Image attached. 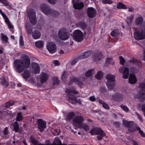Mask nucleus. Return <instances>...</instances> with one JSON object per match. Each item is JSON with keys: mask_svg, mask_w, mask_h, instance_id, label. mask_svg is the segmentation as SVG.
<instances>
[{"mask_svg": "<svg viewBox=\"0 0 145 145\" xmlns=\"http://www.w3.org/2000/svg\"><path fill=\"white\" fill-rule=\"evenodd\" d=\"M46 46L47 49L50 53L53 54L56 51V46L54 42H49L47 44Z\"/></svg>", "mask_w": 145, "mask_h": 145, "instance_id": "obj_12", "label": "nucleus"}, {"mask_svg": "<svg viewBox=\"0 0 145 145\" xmlns=\"http://www.w3.org/2000/svg\"><path fill=\"white\" fill-rule=\"evenodd\" d=\"M143 21V19L142 16H139L135 20V24L137 25H140L142 24Z\"/></svg>", "mask_w": 145, "mask_h": 145, "instance_id": "obj_26", "label": "nucleus"}, {"mask_svg": "<svg viewBox=\"0 0 145 145\" xmlns=\"http://www.w3.org/2000/svg\"><path fill=\"white\" fill-rule=\"evenodd\" d=\"M115 76L114 75L108 74L106 76L107 82L106 85L108 89L112 90L114 88V82L115 80Z\"/></svg>", "mask_w": 145, "mask_h": 145, "instance_id": "obj_6", "label": "nucleus"}, {"mask_svg": "<svg viewBox=\"0 0 145 145\" xmlns=\"http://www.w3.org/2000/svg\"><path fill=\"white\" fill-rule=\"evenodd\" d=\"M0 83L2 85L7 86L8 85V83L6 80L4 76H3L0 78Z\"/></svg>", "mask_w": 145, "mask_h": 145, "instance_id": "obj_29", "label": "nucleus"}, {"mask_svg": "<svg viewBox=\"0 0 145 145\" xmlns=\"http://www.w3.org/2000/svg\"><path fill=\"white\" fill-rule=\"evenodd\" d=\"M98 135H99L97 136V138L99 140H100L102 139L103 137L105 136V134L102 130L101 132H100L99 133Z\"/></svg>", "mask_w": 145, "mask_h": 145, "instance_id": "obj_42", "label": "nucleus"}, {"mask_svg": "<svg viewBox=\"0 0 145 145\" xmlns=\"http://www.w3.org/2000/svg\"><path fill=\"white\" fill-rule=\"evenodd\" d=\"M38 128L40 132H42L46 127V122L43 121L41 119L38 120Z\"/></svg>", "mask_w": 145, "mask_h": 145, "instance_id": "obj_13", "label": "nucleus"}, {"mask_svg": "<svg viewBox=\"0 0 145 145\" xmlns=\"http://www.w3.org/2000/svg\"><path fill=\"white\" fill-rule=\"evenodd\" d=\"M129 80V82L131 84L136 83L137 81L135 76L131 73L130 74Z\"/></svg>", "mask_w": 145, "mask_h": 145, "instance_id": "obj_20", "label": "nucleus"}, {"mask_svg": "<svg viewBox=\"0 0 145 145\" xmlns=\"http://www.w3.org/2000/svg\"><path fill=\"white\" fill-rule=\"evenodd\" d=\"M0 133L1 136L3 138L7 139L9 138V132L7 127H5L2 132Z\"/></svg>", "mask_w": 145, "mask_h": 145, "instance_id": "obj_18", "label": "nucleus"}, {"mask_svg": "<svg viewBox=\"0 0 145 145\" xmlns=\"http://www.w3.org/2000/svg\"><path fill=\"white\" fill-rule=\"evenodd\" d=\"M23 118L21 112L18 113L16 118V121H20L22 120Z\"/></svg>", "mask_w": 145, "mask_h": 145, "instance_id": "obj_41", "label": "nucleus"}, {"mask_svg": "<svg viewBox=\"0 0 145 145\" xmlns=\"http://www.w3.org/2000/svg\"><path fill=\"white\" fill-rule=\"evenodd\" d=\"M74 39L76 41H82L83 39V35L82 33L79 30H75L73 33Z\"/></svg>", "mask_w": 145, "mask_h": 145, "instance_id": "obj_8", "label": "nucleus"}, {"mask_svg": "<svg viewBox=\"0 0 145 145\" xmlns=\"http://www.w3.org/2000/svg\"><path fill=\"white\" fill-rule=\"evenodd\" d=\"M102 2L104 4H111L112 2L110 0H103Z\"/></svg>", "mask_w": 145, "mask_h": 145, "instance_id": "obj_57", "label": "nucleus"}, {"mask_svg": "<svg viewBox=\"0 0 145 145\" xmlns=\"http://www.w3.org/2000/svg\"><path fill=\"white\" fill-rule=\"evenodd\" d=\"M22 59H18L14 61V67L16 71L19 73L22 72L30 65V60L28 56L25 55L22 56Z\"/></svg>", "mask_w": 145, "mask_h": 145, "instance_id": "obj_1", "label": "nucleus"}, {"mask_svg": "<svg viewBox=\"0 0 145 145\" xmlns=\"http://www.w3.org/2000/svg\"><path fill=\"white\" fill-rule=\"evenodd\" d=\"M65 92L69 99V101L73 104H74L77 102V99L75 95L73 94H77L78 92L76 90L74 87H72L67 89Z\"/></svg>", "mask_w": 145, "mask_h": 145, "instance_id": "obj_2", "label": "nucleus"}, {"mask_svg": "<svg viewBox=\"0 0 145 145\" xmlns=\"http://www.w3.org/2000/svg\"><path fill=\"white\" fill-rule=\"evenodd\" d=\"M14 129L16 132H18L19 130V127L18 123L15 122L14 123Z\"/></svg>", "mask_w": 145, "mask_h": 145, "instance_id": "obj_45", "label": "nucleus"}, {"mask_svg": "<svg viewBox=\"0 0 145 145\" xmlns=\"http://www.w3.org/2000/svg\"><path fill=\"white\" fill-rule=\"evenodd\" d=\"M123 97L124 96L122 94L116 93L115 94V96L113 97V99H117L119 101H121Z\"/></svg>", "mask_w": 145, "mask_h": 145, "instance_id": "obj_25", "label": "nucleus"}, {"mask_svg": "<svg viewBox=\"0 0 145 145\" xmlns=\"http://www.w3.org/2000/svg\"><path fill=\"white\" fill-rule=\"evenodd\" d=\"M68 76V74L67 72L66 71H64L62 74L61 76V78L63 82H65L67 79V78Z\"/></svg>", "mask_w": 145, "mask_h": 145, "instance_id": "obj_33", "label": "nucleus"}, {"mask_svg": "<svg viewBox=\"0 0 145 145\" xmlns=\"http://www.w3.org/2000/svg\"><path fill=\"white\" fill-rule=\"evenodd\" d=\"M119 58L120 60V64L122 65H123L125 62V61L124 58L121 56H120L119 57Z\"/></svg>", "mask_w": 145, "mask_h": 145, "instance_id": "obj_55", "label": "nucleus"}, {"mask_svg": "<svg viewBox=\"0 0 145 145\" xmlns=\"http://www.w3.org/2000/svg\"><path fill=\"white\" fill-rule=\"evenodd\" d=\"M53 80L54 84H57L59 82V80L57 77H54L53 78Z\"/></svg>", "mask_w": 145, "mask_h": 145, "instance_id": "obj_48", "label": "nucleus"}, {"mask_svg": "<svg viewBox=\"0 0 145 145\" xmlns=\"http://www.w3.org/2000/svg\"><path fill=\"white\" fill-rule=\"evenodd\" d=\"M3 18L5 19V21L8 19V18L7 17L5 14L4 13H3L1 14Z\"/></svg>", "mask_w": 145, "mask_h": 145, "instance_id": "obj_63", "label": "nucleus"}, {"mask_svg": "<svg viewBox=\"0 0 145 145\" xmlns=\"http://www.w3.org/2000/svg\"><path fill=\"white\" fill-rule=\"evenodd\" d=\"M119 33V30L118 29H115L111 33V35L112 37H115L118 35Z\"/></svg>", "mask_w": 145, "mask_h": 145, "instance_id": "obj_40", "label": "nucleus"}, {"mask_svg": "<svg viewBox=\"0 0 145 145\" xmlns=\"http://www.w3.org/2000/svg\"><path fill=\"white\" fill-rule=\"evenodd\" d=\"M139 68V66L137 67V68H134V67H132L130 69V71L131 72L134 73L136 72L137 69Z\"/></svg>", "mask_w": 145, "mask_h": 145, "instance_id": "obj_56", "label": "nucleus"}, {"mask_svg": "<svg viewBox=\"0 0 145 145\" xmlns=\"http://www.w3.org/2000/svg\"><path fill=\"white\" fill-rule=\"evenodd\" d=\"M1 39L3 43H7L8 41V38L7 36L4 35L3 33H1Z\"/></svg>", "mask_w": 145, "mask_h": 145, "instance_id": "obj_32", "label": "nucleus"}, {"mask_svg": "<svg viewBox=\"0 0 145 145\" xmlns=\"http://www.w3.org/2000/svg\"><path fill=\"white\" fill-rule=\"evenodd\" d=\"M27 14L29 16V20L31 24H36V20L35 14L34 10L33 9H30L28 12Z\"/></svg>", "mask_w": 145, "mask_h": 145, "instance_id": "obj_10", "label": "nucleus"}, {"mask_svg": "<svg viewBox=\"0 0 145 145\" xmlns=\"http://www.w3.org/2000/svg\"><path fill=\"white\" fill-rule=\"evenodd\" d=\"M123 122L124 125L128 127H131L134 125L133 121H128L125 120H123Z\"/></svg>", "mask_w": 145, "mask_h": 145, "instance_id": "obj_27", "label": "nucleus"}, {"mask_svg": "<svg viewBox=\"0 0 145 145\" xmlns=\"http://www.w3.org/2000/svg\"><path fill=\"white\" fill-rule=\"evenodd\" d=\"M41 11L46 15L52 14L56 17L58 16L59 14L57 11L52 10L46 4H42L40 6Z\"/></svg>", "mask_w": 145, "mask_h": 145, "instance_id": "obj_3", "label": "nucleus"}, {"mask_svg": "<svg viewBox=\"0 0 145 145\" xmlns=\"http://www.w3.org/2000/svg\"><path fill=\"white\" fill-rule=\"evenodd\" d=\"M93 52L91 50H88L85 51L81 53L79 56L78 58L79 59H82L87 58L92 54Z\"/></svg>", "mask_w": 145, "mask_h": 145, "instance_id": "obj_14", "label": "nucleus"}, {"mask_svg": "<svg viewBox=\"0 0 145 145\" xmlns=\"http://www.w3.org/2000/svg\"><path fill=\"white\" fill-rule=\"evenodd\" d=\"M120 73L123 74V77L126 79L128 78L129 76V71L128 68L123 66L120 67L119 70Z\"/></svg>", "mask_w": 145, "mask_h": 145, "instance_id": "obj_11", "label": "nucleus"}, {"mask_svg": "<svg viewBox=\"0 0 145 145\" xmlns=\"http://www.w3.org/2000/svg\"><path fill=\"white\" fill-rule=\"evenodd\" d=\"M33 69L32 71L35 73H39L40 72V68L38 64L35 62H33L32 63Z\"/></svg>", "mask_w": 145, "mask_h": 145, "instance_id": "obj_16", "label": "nucleus"}, {"mask_svg": "<svg viewBox=\"0 0 145 145\" xmlns=\"http://www.w3.org/2000/svg\"><path fill=\"white\" fill-rule=\"evenodd\" d=\"M103 58L101 52L99 51L95 54L93 57V59L95 61H99Z\"/></svg>", "mask_w": 145, "mask_h": 145, "instance_id": "obj_23", "label": "nucleus"}, {"mask_svg": "<svg viewBox=\"0 0 145 145\" xmlns=\"http://www.w3.org/2000/svg\"><path fill=\"white\" fill-rule=\"evenodd\" d=\"M75 116V113L74 112H69L67 114V119L69 120H71V119L72 120Z\"/></svg>", "mask_w": 145, "mask_h": 145, "instance_id": "obj_30", "label": "nucleus"}, {"mask_svg": "<svg viewBox=\"0 0 145 145\" xmlns=\"http://www.w3.org/2000/svg\"><path fill=\"white\" fill-rule=\"evenodd\" d=\"M139 88L142 91L139 92L138 94L135 95V97L138 99L140 102H143L144 101L145 95L144 92H145V83L141 82L139 84Z\"/></svg>", "mask_w": 145, "mask_h": 145, "instance_id": "obj_5", "label": "nucleus"}, {"mask_svg": "<svg viewBox=\"0 0 145 145\" xmlns=\"http://www.w3.org/2000/svg\"><path fill=\"white\" fill-rule=\"evenodd\" d=\"M73 82H74L75 83L79 85L81 87H82L83 86L82 83L81 81H80L78 79L76 78H74L72 80H71L69 82V85H71L72 84Z\"/></svg>", "mask_w": 145, "mask_h": 145, "instance_id": "obj_19", "label": "nucleus"}, {"mask_svg": "<svg viewBox=\"0 0 145 145\" xmlns=\"http://www.w3.org/2000/svg\"><path fill=\"white\" fill-rule=\"evenodd\" d=\"M58 35L59 38L63 40L68 39L70 36V34L67 32L66 29L64 28L61 29L59 30Z\"/></svg>", "mask_w": 145, "mask_h": 145, "instance_id": "obj_7", "label": "nucleus"}, {"mask_svg": "<svg viewBox=\"0 0 145 145\" xmlns=\"http://www.w3.org/2000/svg\"><path fill=\"white\" fill-rule=\"evenodd\" d=\"M80 24L81 27L82 29H84L86 28V25L83 22H81Z\"/></svg>", "mask_w": 145, "mask_h": 145, "instance_id": "obj_59", "label": "nucleus"}, {"mask_svg": "<svg viewBox=\"0 0 145 145\" xmlns=\"http://www.w3.org/2000/svg\"><path fill=\"white\" fill-rule=\"evenodd\" d=\"M30 140L32 143L35 145H37L38 143V141L32 137L30 138Z\"/></svg>", "mask_w": 145, "mask_h": 145, "instance_id": "obj_49", "label": "nucleus"}, {"mask_svg": "<svg viewBox=\"0 0 145 145\" xmlns=\"http://www.w3.org/2000/svg\"><path fill=\"white\" fill-rule=\"evenodd\" d=\"M14 103L12 101H9L5 104V106L6 108H8L10 106H12Z\"/></svg>", "mask_w": 145, "mask_h": 145, "instance_id": "obj_46", "label": "nucleus"}, {"mask_svg": "<svg viewBox=\"0 0 145 145\" xmlns=\"http://www.w3.org/2000/svg\"><path fill=\"white\" fill-rule=\"evenodd\" d=\"M48 75L46 73L42 72L41 74L40 80L41 83H43L46 82L48 78Z\"/></svg>", "mask_w": 145, "mask_h": 145, "instance_id": "obj_22", "label": "nucleus"}, {"mask_svg": "<svg viewBox=\"0 0 145 145\" xmlns=\"http://www.w3.org/2000/svg\"><path fill=\"white\" fill-rule=\"evenodd\" d=\"M135 113L139 119L140 121L141 122L142 121L143 119L141 116L137 112H136Z\"/></svg>", "mask_w": 145, "mask_h": 145, "instance_id": "obj_62", "label": "nucleus"}, {"mask_svg": "<svg viewBox=\"0 0 145 145\" xmlns=\"http://www.w3.org/2000/svg\"><path fill=\"white\" fill-rule=\"evenodd\" d=\"M73 6L75 9H80L83 7L84 4L82 2L77 1L73 3Z\"/></svg>", "mask_w": 145, "mask_h": 145, "instance_id": "obj_17", "label": "nucleus"}, {"mask_svg": "<svg viewBox=\"0 0 145 145\" xmlns=\"http://www.w3.org/2000/svg\"><path fill=\"white\" fill-rule=\"evenodd\" d=\"M141 31H135L134 33V38L137 40L145 39V21L141 27Z\"/></svg>", "mask_w": 145, "mask_h": 145, "instance_id": "obj_4", "label": "nucleus"}, {"mask_svg": "<svg viewBox=\"0 0 145 145\" xmlns=\"http://www.w3.org/2000/svg\"><path fill=\"white\" fill-rule=\"evenodd\" d=\"M134 17V15L133 14L131 15L130 16L127 17L126 21L128 24L131 23Z\"/></svg>", "mask_w": 145, "mask_h": 145, "instance_id": "obj_37", "label": "nucleus"}, {"mask_svg": "<svg viewBox=\"0 0 145 145\" xmlns=\"http://www.w3.org/2000/svg\"><path fill=\"white\" fill-rule=\"evenodd\" d=\"M142 111L144 112V115L145 117V104L143 105L142 107Z\"/></svg>", "mask_w": 145, "mask_h": 145, "instance_id": "obj_64", "label": "nucleus"}, {"mask_svg": "<svg viewBox=\"0 0 145 145\" xmlns=\"http://www.w3.org/2000/svg\"><path fill=\"white\" fill-rule=\"evenodd\" d=\"M103 73L101 71H99L95 76V78L98 80L101 79L103 77Z\"/></svg>", "mask_w": 145, "mask_h": 145, "instance_id": "obj_36", "label": "nucleus"}, {"mask_svg": "<svg viewBox=\"0 0 145 145\" xmlns=\"http://www.w3.org/2000/svg\"><path fill=\"white\" fill-rule=\"evenodd\" d=\"M103 106L106 109H109L110 108L109 105L105 103L103 104Z\"/></svg>", "mask_w": 145, "mask_h": 145, "instance_id": "obj_60", "label": "nucleus"}, {"mask_svg": "<svg viewBox=\"0 0 145 145\" xmlns=\"http://www.w3.org/2000/svg\"><path fill=\"white\" fill-rule=\"evenodd\" d=\"M121 108L124 111L126 112H128L129 111V109L125 105H121Z\"/></svg>", "mask_w": 145, "mask_h": 145, "instance_id": "obj_47", "label": "nucleus"}, {"mask_svg": "<svg viewBox=\"0 0 145 145\" xmlns=\"http://www.w3.org/2000/svg\"><path fill=\"white\" fill-rule=\"evenodd\" d=\"M30 76L29 72L25 70L24 72L22 73V76L23 78L25 79H27L29 78Z\"/></svg>", "mask_w": 145, "mask_h": 145, "instance_id": "obj_31", "label": "nucleus"}, {"mask_svg": "<svg viewBox=\"0 0 145 145\" xmlns=\"http://www.w3.org/2000/svg\"><path fill=\"white\" fill-rule=\"evenodd\" d=\"M35 44L36 46L38 48H40L43 46L44 43L42 41H39L36 42Z\"/></svg>", "mask_w": 145, "mask_h": 145, "instance_id": "obj_38", "label": "nucleus"}, {"mask_svg": "<svg viewBox=\"0 0 145 145\" xmlns=\"http://www.w3.org/2000/svg\"><path fill=\"white\" fill-rule=\"evenodd\" d=\"M0 2L5 6L8 5V2L7 0H0Z\"/></svg>", "mask_w": 145, "mask_h": 145, "instance_id": "obj_53", "label": "nucleus"}, {"mask_svg": "<svg viewBox=\"0 0 145 145\" xmlns=\"http://www.w3.org/2000/svg\"><path fill=\"white\" fill-rule=\"evenodd\" d=\"M88 15L90 18H94L96 15L97 12L95 10L93 7L88 8Z\"/></svg>", "mask_w": 145, "mask_h": 145, "instance_id": "obj_15", "label": "nucleus"}, {"mask_svg": "<svg viewBox=\"0 0 145 145\" xmlns=\"http://www.w3.org/2000/svg\"><path fill=\"white\" fill-rule=\"evenodd\" d=\"M53 63L56 66L59 65H60V63L58 60H54L53 61Z\"/></svg>", "mask_w": 145, "mask_h": 145, "instance_id": "obj_61", "label": "nucleus"}, {"mask_svg": "<svg viewBox=\"0 0 145 145\" xmlns=\"http://www.w3.org/2000/svg\"><path fill=\"white\" fill-rule=\"evenodd\" d=\"M5 22L8 26V28L12 29L14 28L13 25L10 22L9 19L7 20V21H5Z\"/></svg>", "mask_w": 145, "mask_h": 145, "instance_id": "obj_44", "label": "nucleus"}, {"mask_svg": "<svg viewBox=\"0 0 145 145\" xmlns=\"http://www.w3.org/2000/svg\"><path fill=\"white\" fill-rule=\"evenodd\" d=\"M84 121V119L81 116H77L72 119V123L76 127H80V125Z\"/></svg>", "mask_w": 145, "mask_h": 145, "instance_id": "obj_9", "label": "nucleus"}, {"mask_svg": "<svg viewBox=\"0 0 145 145\" xmlns=\"http://www.w3.org/2000/svg\"><path fill=\"white\" fill-rule=\"evenodd\" d=\"M78 61V59L77 58L74 59L71 62V65H75Z\"/></svg>", "mask_w": 145, "mask_h": 145, "instance_id": "obj_58", "label": "nucleus"}, {"mask_svg": "<svg viewBox=\"0 0 145 145\" xmlns=\"http://www.w3.org/2000/svg\"><path fill=\"white\" fill-rule=\"evenodd\" d=\"M136 129L139 131V133L140 134L142 137H145V135L143 132L140 130V128L139 127H137Z\"/></svg>", "mask_w": 145, "mask_h": 145, "instance_id": "obj_50", "label": "nucleus"}, {"mask_svg": "<svg viewBox=\"0 0 145 145\" xmlns=\"http://www.w3.org/2000/svg\"><path fill=\"white\" fill-rule=\"evenodd\" d=\"M32 37L35 39H38L41 36V34L39 31H34L32 34Z\"/></svg>", "mask_w": 145, "mask_h": 145, "instance_id": "obj_24", "label": "nucleus"}, {"mask_svg": "<svg viewBox=\"0 0 145 145\" xmlns=\"http://www.w3.org/2000/svg\"><path fill=\"white\" fill-rule=\"evenodd\" d=\"M27 28V32L28 34H31L33 28L30 25H29L27 24L26 25Z\"/></svg>", "mask_w": 145, "mask_h": 145, "instance_id": "obj_43", "label": "nucleus"}, {"mask_svg": "<svg viewBox=\"0 0 145 145\" xmlns=\"http://www.w3.org/2000/svg\"><path fill=\"white\" fill-rule=\"evenodd\" d=\"M78 128L80 129L82 128L86 131H88L89 129V126L86 124L85 123H82L80 125V127H79Z\"/></svg>", "mask_w": 145, "mask_h": 145, "instance_id": "obj_28", "label": "nucleus"}, {"mask_svg": "<svg viewBox=\"0 0 145 145\" xmlns=\"http://www.w3.org/2000/svg\"><path fill=\"white\" fill-rule=\"evenodd\" d=\"M112 60L111 58H108L106 60L105 63L107 64H114V63L111 62Z\"/></svg>", "mask_w": 145, "mask_h": 145, "instance_id": "obj_52", "label": "nucleus"}, {"mask_svg": "<svg viewBox=\"0 0 145 145\" xmlns=\"http://www.w3.org/2000/svg\"><path fill=\"white\" fill-rule=\"evenodd\" d=\"M117 7L118 9H127V6L121 2H119L118 4L117 5Z\"/></svg>", "mask_w": 145, "mask_h": 145, "instance_id": "obj_35", "label": "nucleus"}, {"mask_svg": "<svg viewBox=\"0 0 145 145\" xmlns=\"http://www.w3.org/2000/svg\"><path fill=\"white\" fill-rule=\"evenodd\" d=\"M95 71L93 69H90L85 74V76L86 77H89L91 76L94 74Z\"/></svg>", "mask_w": 145, "mask_h": 145, "instance_id": "obj_34", "label": "nucleus"}, {"mask_svg": "<svg viewBox=\"0 0 145 145\" xmlns=\"http://www.w3.org/2000/svg\"><path fill=\"white\" fill-rule=\"evenodd\" d=\"M130 63H132L133 64H135L137 65H139L140 64V63L139 61H137L135 59L133 58L131 59L129 61Z\"/></svg>", "mask_w": 145, "mask_h": 145, "instance_id": "obj_39", "label": "nucleus"}, {"mask_svg": "<svg viewBox=\"0 0 145 145\" xmlns=\"http://www.w3.org/2000/svg\"><path fill=\"white\" fill-rule=\"evenodd\" d=\"M20 44L21 46L24 45V43L23 40V38L22 36L21 35L20 36Z\"/></svg>", "mask_w": 145, "mask_h": 145, "instance_id": "obj_54", "label": "nucleus"}, {"mask_svg": "<svg viewBox=\"0 0 145 145\" xmlns=\"http://www.w3.org/2000/svg\"><path fill=\"white\" fill-rule=\"evenodd\" d=\"M102 130L99 127H96L92 128L90 131V133L92 135H97Z\"/></svg>", "mask_w": 145, "mask_h": 145, "instance_id": "obj_21", "label": "nucleus"}, {"mask_svg": "<svg viewBox=\"0 0 145 145\" xmlns=\"http://www.w3.org/2000/svg\"><path fill=\"white\" fill-rule=\"evenodd\" d=\"M133 125L131 127H128V130L129 132H132L135 131V130H137L136 129V127H133Z\"/></svg>", "mask_w": 145, "mask_h": 145, "instance_id": "obj_51", "label": "nucleus"}]
</instances>
